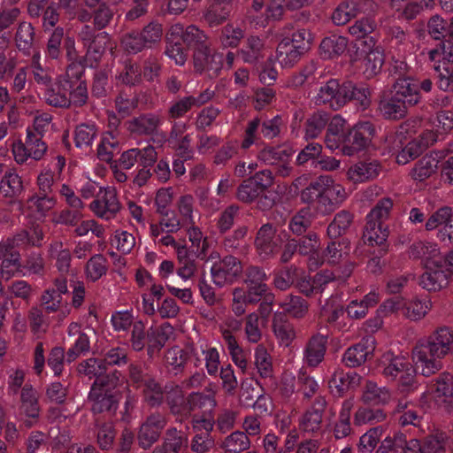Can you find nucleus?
Returning <instances> with one entry per match:
<instances>
[{"label":"nucleus","mask_w":453,"mask_h":453,"mask_svg":"<svg viewBox=\"0 0 453 453\" xmlns=\"http://www.w3.org/2000/svg\"><path fill=\"white\" fill-rule=\"evenodd\" d=\"M283 311L295 319H303L308 313L309 303L299 296L288 295L280 303Z\"/></svg>","instance_id":"a18cd8bd"},{"label":"nucleus","mask_w":453,"mask_h":453,"mask_svg":"<svg viewBox=\"0 0 453 453\" xmlns=\"http://www.w3.org/2000/svg\"><path fill=\"white\" fill-rule=\"evenodd\" d=\"M40 407L35 390L32 386L26 384L21 390V404L19 412L20 426L30 428L39 419Z\"/></svg>","instance_id":"f8f14e48"},{"label":"nucleus","mask_w":453,"mask_h":453,"mask_svg":"<svg viewBox=\"0 0 453 453\" xmlns=\"http://www.w3.org/2000/svg\"><path fill=\"white\" fill-rule=\"evenodd\" d=\"M264 41L258 36L251 35L238 50L237 57L247 64L255 65L264 58Z\"/></svg>","instance_id":"f704fd0d"},{"label":"nucleus","mask_w":453,"mask_h":453,"mask_svg":"<svg viewBox=\"0 0 453 453\" xmlns=\"http://www.w3.org/2000/svg\"><path fill=\"white\" fill-rule=\"evenodd\" d=\"M165 391L160 384L156 381L154 378H152L149 382L144 386L143 388V397L144 401L150 407H158L164 403L165 399Z\"/></svg>","instance_id":"69168bd1"},{"label":"nucleus","mask_w":453,"mask_h":453,"mask_svg":"<svg viewBox=\"0 0 453 453\" xmlns=\"http://www.w3.org/2000/svg\"><path fill=\"white\" fill-rule=\"evenodd\" d=\"M232 11V0H208L203 19L210 27H219L228 19Z\"/></svg>","instance_id":"6ab92c4d"},{"label":"nucleus","mask_w":453,"mask_h":453,"mask_svg":"<svg viewBox=\"0 0 453 453\" xmlns=\"http://www.w3.org/2000/svg\"><path fill=\"white\" fill-rule=\"evenodd\" d=\"M352 61L359 62L358 67L366 79H372L380 73L384 64V55L382 50H372L364 55L357 52L356 58Z\"/></svg>","instance_id":"b1692460"},{"label":"nucleus","mask_w":453,"mask_h":453,"mask_svg":"<svg viewBox=\"0 0 453 453\" xmlns=\"http://www.w3.org/2000/svg\"><path fill=\"white\" fill-rule=\"evenodd\" d=\"M393 208V201L385 197L378 201L376 205L366 216V224L363 238L370 245L384 246L388 237V226L385 221L388 219Z\"/></svg>","instance_id":"7ed1b4c3"},{"label":"nucleus","mask_w":453,"mask_h":453,"mask_svg":"<svg viewBox=\"0 0 453 453\" xmlns=\"http://www.w3.org/2000/svg\"><path fill=\"white\" fill-rule=\"evenodd\" d=\"M353 101L362 110L367 109L371 104V90L364 84H355L352 81H343L342 106Z\"/></svg>","instance_id":"a878e982"},{"label":"nucleus","mask_w":453,"mask_h":453,"mask_svg":"<svg viewBox=\"0 0 453 453\" xmlns=\"http://www.w3.org/2000/svg\"><path fill=\"white\" fill-rule=\"evenodd\" d=\"M177 274L183 280L191 279L197 271L196 254L186 247H177Z\"/></svg>","instance_id":"473e14b6"},{"label":"nucleus","mask_w":453,"mask_h":453,"mask_svg":"<svg viewBox=\"0 0 453 453\" xmlns=\"http://www.w3.org/2000/svg\"><path fill=\"white\" fill-rule=\"evenodd\" d=\"M162 124V116L154 112L139 114L126 122L127 131L138 136L157 134Z\"/></svg>","instance_id":"2eb2a0df"},{"label":"nucleus","mask_w":453,"mask_h":453,"mask_svg":"<svg viewBox=\"0 0 453 453\" xmlns=\"http://www.w3.org/2000/svg\"><path fill=\"white\" fill-rule=\"evenodd\" d=\"M28 206L41 216H45L57 203L55 196L35 193L27 199Z\"/></svg>","instance_id":"680f3d73"},{"label":"nucleus","mask_w":453,"mask_h":453,"mask_svg":"<svg viewBox=\"0 0 453 453\" xmlns=\"http://www.w3.org/2000/svg\"><path fill=\"white\" fill-rule=\"evenodd\" d=\"M452 344L453 333L448 326H440L418 340L412 349V361L419 373L430 377L441 371V359L450 353Z\"/></svg>","instance_id":"f257e3e1"},{"label":"nucleus","mask_w":453,"mask_h":453,"mask_svg":"<svg viewBox=\"0 0 453 453\" xmlns=\"http://www.w3.org/2000/svg\"><path fill=\"white\" fill-rule=\"evenodd\" d=\"M373 349L369 339H363L345 350L342 361L348 367L359 366L372 357Z\"/></svg>","instance_id":"393cba45"},{"label":"nucleus","mask_w":453,"mask_h":453,"mask_svg":"<svg viewBox=\"0 0 453 453\" xmlns=\"http://www.w3.org/2000/svg\"><path fill=\"white\" fill-rule=\"evenodd\" d=\"M173 334V327L167 322L163 323L158 327H150L147 332L148 348L147 351L152 356L155 351H159Z\"/></svg>","instance_id":"e433bc0d"},{"label":"nucleus","mask_w":453,"mask_h":453,"mask_svg":"<svg viewBox=\"0 0 453 453\" xmlns=\"http://www.w3.org/2000/svg\"><path fill=\"white\" fill-rule=\"evenodd\" d=\"M296 238L298 254L303 257L311 256L318 252L320 245L319 237L314 231H309L302 236Z\"/></svg>","instance_id":"052dcab7"},{"label":"nucleus","mask_w":453,"mask_h":453,"mask_svg":"<svg viewBox=\"0 0 453 453\" xmlns=\"http://www.w3.org/2000/svg\"><path fill=\"white\" fill-rule=\"evenodd\" d=\"M378 110L386 119L397 120L407 115L408 109L392 93L390 96L382 95L379 100Z\"/></svg>","instance_id":"c85d7f7f"},{"label":"nucleus","mask_w":453,"mask_h":453,"mask_svg":"<svg viewBox=\"0 0 453 453\" xmlns=\"http://www.w3.org/2000/svg\"><path fill=\"white\" fill-rule=\"evenodd\" d=\"M345 309L341 303L340 299L336 296H332L330 298L326 300L325 304L321 307L320 317L325 321L334 326L337 329H342V326L338 322L339 319L343 316Z\"/></svg>","instance_id":"ea45409f"},{"label":"nucleus","mask_w":453,"mask_h":453,"mask_svg":"<svg viewBox=\"0 0 453 453\" xmlns=\"http://www.w3.org/2000/svg\"><path fill=\"white\" fill-rule=\"evenodd\" d=\"M164 445L170 453H180L188 448V437L184 432L170 427L165 432Z\"/></svg>","instance_id":"6e6d98bb"},{"label":"nucleus","mask_w":453,"mask_h":453,"mask_svg":"<svg viewBox=\"0 0 453 453\" xmlns=\"http://www.w3.org/2000/svg\"><path fill=\"white\" fill-rule=\"evenodd\" d=\"M380 171V165L376 160L362 161L350 166L348 178L355 183L364 182L376 178Z\"/></svg>","instance_id":"2f4dec72"},{"label":"nucleus","mask_w":453,"mask_h":453,"mask_svg":"<svg viewBox=\"0 0 453 453\" xmlns=\"http://www.w3.org/2000/svg\"><path fill=\"white\" fill-rule=\"evenodd\" d=\"M410 256L415 259L420 258L424 266L429 262H442V256L437 244L425 242H416L410 247Z\"/></svg>","instance_id":"c9c22d12"},{"label":"nucleus","mask_w":453,"mask_h":453,"mask_svg":"<svg viewBox=\"0 0 453 453\" xmlns=\"http://www.w3.org/2000/svg\"><path fill=\"white\" fill-rule=\"evenodd\" d=\"M303 55V53L288 42V38H284L277 46L276 61L282 68H291Z\"/></svg>","instance_id":"a19ab883"},{"label":"nucleus","mask_w":453,"mask_h":453,"mask_svg":"<svg viewBox=\"0 0 453 453\" xmlns=\"http://www.w3.org/2000/svg\"><path fill=\"white\" fill-rule=\"evenodd\" d=\"M182 41L193 50L192 62L196 73H208L211 78L217 77L222 69L221 57L212 52L208 36L194 25L185 28Z\"/></svg>","instance_id":"f03ea898"},{"label":"nucleus","mask_w":453,"mask_h":453,"mask_svg":"<svg viewBox=\"0 0 453 453\" xmlns=\"http://www.w3.org/2000/svg\"><path fill=\"white\" fill-rule=\"evenodd\" d=\"M42 135L35 134L30 127L27 129L26 144L31 155V158L40 160L47 151V145L42 140Z\"/></svg>","instance_id":"0e129e2a"},{"label":"nucleus","mask_w":453,"mask_h":453,"mask_svg":"<svg viewBox=\"0 0 453 453\" xmlns=\"http://www.w3.org/2000/svg\"><path fill=\"white\" fill-rule=\"evenodd\" d=\"M342 93L343 82L331 78L320 83L313 102L318 106L328 104L332 109L338 110L342 107Z\"/></svg>","instance_id":"9b49d317"},{"label":"nucleus","mask_w":453,"mask_h":453,"mask_svg":"<svg viewBox=\"0 0 453 453\" xmlns=\"http://www.w3.org/2000/svg\"><path fill=\"white\" fill-rule=\"evenodd\" d=\"M374 134L375 128L372 123L369 121L357 123L342 136V153L352 156L365 149L371 143Z\"/></svg>","instance_id":"423d86ee"},{"label":"nucleus","mask_w":453,"mask_h":453,"mask_svg":"<svg viewBox=\"0 0 453 453\" xmlns=\"http://www.w3.org/2000/svg\"><path fill=\"white\" fill-rule=\"evenodd\" d=\"M312 224L311 209H300L288 221V229L295 236H302L311 230Z\"/></svg>","instance_id":"c03bdc74"},{"label":"nucleus","mask_w":453,"mask_h":453,"mask_svg":"<svg viewBox=\"0 0 453 453\" xmlns=\"http://www.w3.org/2000/svg\"><path fill=\"white\" fill-rule=\"evenodd\" d=\"M391 397L386 388H380L372 381H367L362 399L367 404H385Z\"/></svg>","instance_id":"864d4df0"},{"label":"nucleus","mask_w":453,"mask_h":453,"mask_svg":"<svg viewBox=\"0 0 453 453\" xmlns=\"http://www.w3.org/2000/svg\"><path fill=\"white\" fill-rule=\"evenodd\" d=\"M321 191L317 203L313 205V210L317 214L322 216L334 212L346 199L345 188L340 184L334 183L332 178Z\"/></svg>","instance_id":"9d476101"},{"label":"nucleus","mask_w":453,"mask_h":453,"mask_svg":"<svg viewBox=\"0 0 453 453\" xmlns=\"http://www.w3.org/2000/svg\"><path fill=\"white\" fill-rule=\"evenodd\" d=\"M379 367L387 380H396L413 365L404 356L387 352L382 356Z\"/></svg>","instance_id":"412c9836"},{"label":"nucleus","mask_w":453,"mask_h":453,"mask_svg":"<svg viewBox=\"0 0 453 453\" xmlns=\"http://www.w3.org/2000/svg\"><path fill=\"white\" fill-rule=\"evenodd\" d=\"M329 119V114L323 111H318L311 114L305 121V137L307 139L318 137L326 127Z\"/></svg>","instance_id":"3c124183"},{"label":"nucleus","mask_w":453,"mask_h":453,"mask_svg":"<svg viewBox=\"0 0 453 453\" xmlns=\"http://www.w3.org/2000/svg\"><path fill=\"white\" fill-rule=\"evenodd\" d=\"M14 41L17 49L23 54L29 56L36 42L34 26L27 21L19 22L16 29Z\"/></svg>","instance_id":"7c9ffc66"},{"label":"nucleus","mask_w":453,"mask_h":453,"mask_svg":"<svg viewBox=\"0 0 453 453\" xmlns=\"http://www.w3.org/2000/svg\"><path fill=\"white\" fill-rule=\"evenodd\" d=\"M347 46L348 39L345 36L332 34L321 41L319 54L323 59L337 58L346 50Z\"/></svg>","instance_id":"c756f323"},{"label":"nucleus","mask_w":453,"mask_h":453,"mask_svg":"<svg viewBox=\"0 0 453 453\" xmlns=\"http://www.w3.org/2000/svg\"><path fill=\"white\" fill-rule=\"evenodd\" d=\"M277 232V226L269 222L263 224L258 228L254 240V247L262 260L271 259L278 253L281 245V238Z\"/></svg>","instance_id":"6e6552de"},{"label":"nucleus","mask_w":453,"mask_h":453,"mask_svg":"<svg viewBox=\"0 0 453 453\" xmlns=\"http://www.w3.org/2000/svg\"><path fill=\"white\" fill-rule=\"evenodd\" d=\"M107 368L104 365L102 358L90 357L81 361L77 365V372L80 376H86L89 379L95 378L97 380L102 372H104Z\"/></svg>","instance_id":"13d9d810"},{"label":"nucleus","mask_w":453,"mask_h":453,"mask_svg":"<svg viewBox=\"0 0 453 453\" xmlns=\"http://www.w3.org/2000/svg\"><path fill=\"white\" fill-rule=\"evenodd\" d=\"M120 150L121 147L118 133L111 130L103 135L97 149V156L101 161L110 163Z\"/></svg>","instance_id":"58836bf2"},{"label":"nucleus","mask_w":453,"mask_h":453,"mask_svg":"<svg viewBox=\"0 0 453 453\" xmlns=\"http://www.w3.org/2000/svg\"><path fill=\"white\" fill-rule=\"evenodd\" d=\"M101 192H103L102 197L94 200L90 203V209L97 217L109 220L119 212L120 203L113 188H104Z\"/></svg>","instance_id":"aec40b11"},{"label":"nucleus","mask_w":453,"mask_h":453,"mask_svg":"<svg viewBox=\"0 0 453 453\" xmlns=\"http://www.w3.org/2000/svg\"><path fill=\"white\" fill-rule=\"evenodd\" d=\"M353 406V401L350 399L342 403L338 420L334 427V434L336 439H342L350 434V415Z\"/></svg>","instance_id":"de8ad7c7"},{"label":"nucleus","mask_w":453,"mask_h":453,"mask_svg":"<svg viewBox=\"0 0 453 453\" xmlns=\"http://www.w3.org/2000/svg\"><path fill=\"white\" fill-rule=\"evenodd\" d=\"M281 125L282 119L280 116H275L272 119L260 116L251 119L245 129V136L241 147L243 150L249 149L254 143L258 131L265 138L273 139L280 133Z\"/></svg>","instance_id":"20e7f679"},{"label":"nucleus","mask_w":453,"mask_h":453,"mask_svg":"<svg viewBox=\"0 0 453 453\" xmlns=\"http://www.w3.org/2000/svg\"><path fill=\"white\" fill-rule=\"evenodd\" d=\"M360 380L361 376L356 372H344L342 369H337L329 380V388L334 394L342 396L348 390L357 387Z\"/></svg>","instance_id":"bb28decb"},{"label":"nucleus","mask_w":453,"mask_h":453,"mask_svg":"<svg viewBox=\"0 0 453 453\" xmlns=\"http://www.w3.org/2000/svg\"><path fill=\"white\" fill-rule=\"evenodd\" d=\"M326 347L327 336L320 333L313 334L304 345L303 363L309 367H317L324 360Z\"/></svg>","instance_id":"a211bd4d"},{"label":"nucleus","mask_w":453,"mask_h":453,"mask_svg":"<svg viewBox=\"0 0 453 453\" xmlns=\"http://www.w3.org/2000/svg\"><path fill=\"white\" fill-rule=\"evenodd\" d=\"M392 93L407 107H413L421 103L422 95L418 93L416 80L410 77L396 79L392 86Z\"/></svg>","instance_id":"5701e85b"},{"label":"nucleus","mask_w":453,"mask_h":453,"mask_svg":"<svg viewBox=\"0 0 453 453\" xmlns=\"http://www.w3.org/2000/svg\"><path fill=\"white\" fill-rule=\"evenodd\" d=\"M120 398L121 395L119 390L90 389L88 394V401L91 403L90 410L94 414H105L111 417L119 408Z\"/></svg>","instance_id":"ddd939ff"},{"label":"nucleus","mask_w":453,"mask_h":453,"mask_svg":"<svg viewBox=\"0 0 453 453\" xmlns=\"http://www.w3.org/2000/svg\"><path fill=\"white\" fill-rule=\"evenodd\" d=\"M188 359V353L183 349L174 346L166 350L165 361L167 367L175 374L182 372Z\"/></svg>","instance_id":"4d7b16f0"},{"label":"nucleus","mask_w":453,"mask_h":453,"mask_svg":"<svg viewBox=\"0 0 453 453\" xmlns=\"http://www.w3.org/2000/svg\"><path fill=\"white\" fill-rule=\"evenodd\" d=\"M217 402L214 394L205 395L201 392H193L186 398L185 409L188 411L196 410L203 411V414H211L216 407Z\"/></svg>","instance_id":"37998d69"},{"label":"nucleus","mask_w":453,"mask_h":453,"mask_svg":"<svg viewBox=\"0 0 453 453\" xmlns=\"http://www.w3.org/2000/svg\"><path fill=\"white\" fill-rule=\"evenodd\" d=\"M330 178L329 176L322 175L310 182L300 193L302 203L314 205L322 192L321 190L330 182Z\"/></svg>","instance_id":"8fccbe9b"},{"label":"nucleus","mask_w":453,"mask_h":453,"mask_svg":"<svg viewBox=\"0 0 453 453\" xmlns=\"http://www.w3.org/2000/svg\"><path fill=\"white\" fill-rule=\"evenodd\" d=\"M110 38L106 32H100L96 38L84 45L86 53L82 57V60L86 65L96 67L104 54Z\"/></svg>","instance_id":"cd10ccee"},{"label":"nucleus","mask_w":453,"mask_h":453,"mask_svg":"<svg viewBox=\"0 0 453 453\" xmlns=\"http://www.w3.org/2000/svg\"><path fill=\"white\" fill-rule=\"evenodd\" d=\"M450 381L451 374L442 372L429 382L423 393V397H430L448 413L453 411V386Z\"/></svg>","instance_id":"39448f33"},{"label":"nucleus","mask_w":453,"mask_h":453,"mask_svg":"<svg viewBox=\"0 0 453 453\" xmlns=\"http://www.w3.org/2000/svg\"><path fill=\"white\" fill-rule=\"evenodd\" d=\"M298 270L299 268L296 265H289L276 272L273 278L274 287L281 291L288 289L295 284Z\"/></svg>","instance_id":"bf43d9fd"},{"label":"nucleus","mask_w":453,"mask_h":453,"mask_svg":"<svg viewBox=\"0 0 453 453\" xmlns=\"http://www.w3.org/2000/svg\"><path fill=\"white\" fill-rule=\"evenodd\" d=\"M427 33L435 41L453 38V17L444 19L439 15L432 16L426 26Z\"/></svg>","instance_id":"72a5a7b5"},{"label":"nucleus","mask_w":453,"mask_h":453,"mask_svg":"<svg viewBox=\"0 0 453 453\" xmlns=\"http://www.w3.org/2000/svg\"><path fill=\"white\" fill-rule=\"evenodd\" d=\"M442 153L434 151L429 155L424 156L418 161L411 172L412 178L415 180L422 181L434 174L438 167L440 158Z\"/></svg>","instance_id":"4c0bfd02"},{"label":"nucleus","mask_w":453,"mask_h":453,"mask_svg":"<svg viewBox=\"0 0 453 453\" xmlns=\"http://www.w3.org/2000/svg\"><path fill=\"white\" fill-rule=\"evenodd\" d=\"M120 372L114 369L108 372L106 370L102 372L97 380H95L90 389L99 391L118 390L117 387L119 384Z\"/></svg>","instance_id":"338daca9"},{"label":"nucleus","mask_w":453,"mask_h":453,"mask_svg":"<svg viewBox=\"0 0 453 453\" xmlns=\"http://www.w3.org/2000/svg\"><path fill=\"white\" fill-rule=\"evenodd\" d=\"M263 193L250 178L244 180L237 188L235 196L244 203H251Z\"/></svg>","instance_id":"774afa93"},{"label":"nucleus","mask_w":453,"mask_h":453,"mask_svg":"<svg viewBox=\"0 0 453 453\" xmlns=\"http://www.w3.org/2000/svg\"><path fill=\"white\" fill-rule=\"evenodd\" d=\"M326 400L318 395L311 406L303 414L300 420V428L305 433H317L322 427L323 415L326 407Z\"/></svg>","instance_id":"dca6fc26"},{"label":"nucleus","mask_w":453,"mask_h":453,"mask_svg":"<svg viewBox=\"0 0 453 453\" xmlns=\"http://www.w3.org/2000/svg\"><path fill=\"white\" fill-rule=\"evenodd\" d=\"M243 267L239 258L227 255L213 264L211 268V274L213 283L223 288L232 285L242 274Z\"/></svg>","instance_id":"0eeeda50"},{"label":"nucleus","mask_w":453,"mask_h":453,"mask_svg":"<svg viewBox=\"0 0 453 453\" xmlns=\"http://www.w3.org/2000/svg\"><path fill=\"white\" fill-rule=\"evenodd\" d=\"M292 152L290 150L281 147H267L258 153V158L267 165H277L285 163L290 157Z\"/></svg>","instance_id":"e2e57ef3"},{"label":"nucleus","mask_w":453,"mask_h":453,"mask_svg":"<svg viewBox=\"0 0 453 453\" xmlns=\"http://www.w3.org/2000/svg\"><path fill=\"white\" fill-rule=\"evenodd\" d=\"M49 85L43 95L47 104L55 108H70L72 84L67 81L58 79L56 82Z\"/></svg>","instance_id":"4be33fe9"},{"label":"nucleus","mask_w":453,"mask_h":453,"mask_svg":"<svg viewBox=\"0 0 453 453\" xmlns=\"http://www.w3.org/2000/svg\"><path fill=\"white\" fill-rule=\"evenodd\" d=\"M95 426L96 429V440L99 448L102 450H109L112 449L116 437V430L113 423L101 422L96 419Z\"/></svg>","instance_id":"09e8293b"},{"label":"nucleus","mask_w":453,"mask_h":453,"mask_svg":"<svg viewBox=\"0 0 453 453\" xmlns=\"http://www.w3.org/2000/svg\"><path fill=\"white\" fill-rule=\"evenodd\" d=\"M185 29L176 25L172 27L170 33L166 35L165 54L177 65L182 66L188 59V50L182 46V34Z\"/></svg>","instance_id":"f3484780"},{"label":"nucleus","mask_w":453,"mask_h":453,"mask_svg":"<svg viewBox=\"0 0 453 453\" xmlns=\"http://www.w3.org/2000/svg\"><path fill=\"white\" fill-rule=\"evenodd\" d=\"M250 440L246 433L234 431L227 435L220 447L227 453H242L250 447Z\"/></svg>","instance_id":"49530a36"},{"label":"nucleus","mask_w":453,"mask_h":453,"mask_svg":"<svg viewBox=\"0 0 453 453\" xmlns=\"http://www.w3.org/2000/svg\"><path fill=\"white\" fill-rule=\"evenodd\" d=\"M442 262H429L419 278V285L428 291H438L449 284L450 274Z\"/></svg>","instance_id":"4468645a"},{"label":"nucleus","mask_w":453,"mask_h":453,"mask_svg":"<svg viewBox=\"0 0 453 453\" xmlns=\"http://www.w3.org/2000/svg\"><path fill=\"white\" fill-rule=\"evenodd\" d=\"M166 424L167 418L164 412H151L140 426L137 436L140 447L150 448L159 439Z\"/></svg>","instance_id":"1a4fd4ad"},{"label":"nucleus","mask_w":453,"mask_h":453,"mask_svg":"<svg viewBox=\"0 0 453 453\" xmlns=\"http://www.w3.org/2000/svg\"><path fill=\"white\" fill-rule=\"evenodd\" d=\"M4 258L1 264V275L5 280H9L15 275L16 273L21 272L20 254L16 250H10L5 249L4 253L2 255Z\"/></svg>","instance_id":"5fc2aeb1"},{"label":"nucleus","mask_w":453,"mask_h":453,"mask_svg":"<svg viewBox=\"0 0 453 453\" xmlns=\"http://www.w3.org/2000/svg\"><path fill=\"white\" fill-rule=\"evenodd\" d=\"M353 222V215L345 210L337 212L329 223L326 234L329 239L336 240L346 234Z\"/></svg>","instance_id":"79ce46f5"},{"label":"nucleus","mask_w":453,"mask_h":453,"mask_svg":"<svg viewBox=\"0 0 453 453\" xmlns=\"http://www.w3.org/2000/svg\"><path fill=\"white\" fill-rule=\"evenodd\" d=\"M23 191L21 178L14 172L7 171L0 181V192L5 197L13 198L19 196Z\"/></svg>","instance_id":"603ef678"}]
</instances>
